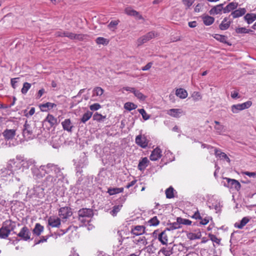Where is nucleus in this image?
Here are the masks:
<instances>
[{
	"label": "nucleus",
	"instance_id": "f257e3e1",
	"mask_svg": "<svg viewBox=\"0 0 256 256\" xmlns=\"http://www.w3.org/2000/svg\"><path fill=\"white\" fill-rule=\"evenodd\" d=\"M94 214L92 209H80L78 212L79 220L82 222H88V218Z\"/></svg>",
	"mask_w": 256,
	"mask_h": 256
},
{
	"label": "nucleus",
	"instance_id": "f03ea898",
	"mask_svg": "<svg viewBox=\"0 0 256 256\" xmlns=\"http://www.w3.org/2000/svg\"><path fill=\"white\" fill-rule=\"evenodd\" d=\"M158 36V34L154 31H151L148 32L144 36L139 38L137 40V44L138 46H141L142 44L146 43L152 38H156Z\"/></svg>",
	"mask_w": 256,
	"mask_h": 256
},
{
	"label": "nucleus",
	"instance_id": "7ed1b4c3",
	"mask_svg": "<svg viewBox=\"0 0 256 256\" xmlns=\"http://www.w3.org/2000/svg\"><path fill=\"white\" fill-rule=\"evenodd\" d=\"M135 142L140 148H145L148 146L149 140L145 135L140 134L136 136Z\"/></svg>",
	"mask_w": 256,
	"mask_h": 256
},
{
	"label": "nucleus",
	"instance_id": "20e7f679",
	"mask_svg": "<svg viewBox=\"0 0 256 256\" xmlns=\"http://www.w3.org/2000/svg\"><path fill=\"white\" fill-rule=\"evenodd\" d=\"M252 104L251 101H247L240 104H234L232 106V111L233 113H238L240 110L248 108Z\"/></svg>",
	"mask_w": 256,
	"mask_h": 256
},
{
	"label": "nucleus",
	"instance_id": "39448f33",
	"mask_svg": "<svg viewBox=\"0 0 256 256\" xmlns=\"http://www.w3.org/2000/svg\"><path fill=\"white\" fill-rule=\"evenodd\" d=\"M189 216L191 217L192 218L196 220H200V224L201 225H206L207 224L210 218L209 216H206L203 218V214L202 215L198 210H196L194 212V213L192 216L188 215Z\"/></svg>",
	"mask_w": 256,
	"mask_h": 256
},
{
	"label": "nucleus",
	"instance_id": "423d86ee",
	"mask_svg": "<svg viewBox=\"0 0 256 256\" xmlns=\"http://www.w3.org/2000/svg\"><path fill=\"white\" fill-rule=\"evenodd\" d=\"M224 179L226 180L228 182V188L238 192L240 190L241 184L238 180L228 178H225Z\"/></svg>",
	"mask_w": 256,
	"mask_h": 256
},
{
	"label": "nucleus",
	"instance_id": "0eeeda50",
	"mask_svg": "<svg viewBox=\"0 0 256 256\" xmlns=\"http://www.w3.org/2000/svg\"><path fill=\"white\" fill-rule=\"evenodd\" d=\"M30 125L27 124H24V128L23 130V136L26 138L32 139L34 137L33 129Z\"/></svg>",
	"mask_w": 256,
	"mask_h": 256
},
{
	"label": "nucleus",
	"instance_id": "6e6552de",
	"mask_svg": "<svg viewBox=\"0 0 256 256\" xmlns=\"http://www.w3.org/2000/svg\"><path fill=\"white\" fill-rule=\"evenodd\" d=\"M224 4H220L214 6L209 11L210 14L214 16L224 13Z\"/></svg>",
	"mask_w": 256,
	"mask_h": 256
},
{
	"label": "nucleus",
	"instance_id": "1a4fd4ad",
	"mask_svg": "<svg viewBox=\"0 0 256 256\" xmlns=\"http://www.w3.org/2000/svg\"><path fill=\"white\" fill-rule=\"evenodd\" d=\"M22 239L27 240L30 239V232L26 226L23 227L18 234Z\"/></svg>",
	"mask_w": 256,
	"mask_h": 256
},
{
	"label": "nucleus",
	"instance_id": "9d476101",
	"mask_svg": "<svg viewBox=\"0 0 256 256\" xmlns=\"http://www.w3.org/2000/svg\"><path fill=\"white\" fill-rule=\"evenodd\" d=\"M167 114L171 116L178 118L184 113L180 108H172L167 111Z\"/></svg>",
	"mask_w": 256,
	"mask_h": 256
},
{
	"label": "nucleus",
	"instance_id": "9b49d317",
	"mask_svg": "<svg viewBox=\"0 0 256 256\" xmlns=\"http://www.w3.org/2000/svg\"><path fill=\"white\" fill-rule=\"evenodd\" d=\"M162 152L160 148H156L152 151V152L150 155V160L152 161H156V160H158L162 156Z\"/></svg>",
	"mask_w": 256,
	"mask_h": 256
},
{
	"label": "nucleus",
	"instance_id": "f8f14e48",
	"mask_svg": "<svg viewBox=\"0 0 256 256\" xmlns=\"http://www.w3.org/2000/svg\"><path fill=\"white\" fill-rule=\"evenodd\" d=\"M16 134V130L14 129H6L2 132V135L6 140L12 139Z\"/></svg>",
	"mask_w": 256,
	"mask_h": 256
},
{
	"label": "nucleus",
	"instance_id": "ddd939ff",
	"mask_svg": "<svg viewBox=\"0 0 256 256\" xmlns=\"http://www.w3.org/2000/svg\"><path fill=\"white\" fill-rule=\"evenodd\" d=\"M125 13L130 16H134L138 18L139 20H142V16L137 11L130 8H126L124 10Z\"/></svg>",
	"mask_w": 256,
	"mask_h": 256
},
{
	"label": "nucleus",
	"instance_id": "4468645a",
	"mask_svg": "<svg viewBox=\"0 0 256 256\" xmlns=\"http://www.w3.org/2000/svg\"><path fill=\"white\" fill-rule=\"evenodd\" d=\"M62 125L63 129L64 130H66L68 132H72V128L74 127L72 122L70 118L64 120L62 122Z\"/></svg>",
	"mask_w": 256,
	"mask_h": 256
},
{
	"label": "nucleus",
	"instance_id": "2eb2a0df",
	"mask_svg": "<svg viewBox=\"0 0 256 256\" xmlns=\"http://www.w3.org/2000/svg\"><path fill=\"white\" fill-rule=\"evenodd\" d=\"M2 226L6 230H8L10 234V232L13 231L16 226V222L8 220L5 221L3 224Z\"/></svg>",
	"mask_w": 256,
	"mask_h": 256
},
{
	"label": "nucleus",
	"instance_id": "dca6fc26",
	"mask_svg": "<svg viewBox=\"0 0 256 256\" xmlns=\"http://www.w3.org/2000/svg\"><path fill=\"white\" fill-rule=\"evenodd\" d=\"M145 227L143 226H136L132 228L131 232L135 236H139L144 232Z\"/></svg>",
	"mask_w": 256,
	"mask_h": 256
},
{
	"label": "nucleus",
	"instance_id": "f3484780",
	"mask_svg": "<svg viewBox=\"0 0 256 256\" xmlns=\"http://www.w3.org/2000/svg\"><path fill=\"white\" fill-rule=\"evenodd\" d=\"M58 214L60 218L66 219L70 216L72 212L71 209H59Z\"/></svg>",
	"mask_w": 256,
	"mask_h": 256
},
{
	"label": "nucleus",
	"instance_id": "a211bd4d",
	"mask_svg": "<svg viewBox=\"0 0 256 256\" xmlns=\"http://www.w3.org/2000/svg\"><path fill=\"white\" fill-rule=\"evenodd\" d=\"M44 189L42 187L38 186L34 188V197L42 198L44 196Z\"/></svg>",
	"mask_w": 256,
	"mask_h": 256
},
{
	"label": "nucleus",
	"instance_id": "6ab92c4d",
	"mask_svg": "<svg viewBox=\"0 0 256 256\" xmlns=\"http://www.w3.org/2000/svg\"><path fill=\"white\" fill-rule=\"evenodd\" d=\"M48 224L52 228H58L60 224V219L58 218L50 217L48 220Z\"/></svg>",
	"mask_w": 256,
	"mask_h": 256
},
{
	"label": "nucleus",
	"instance_id": "aec40b11",
	"mask_svg": "<svg viewBox=\"0 0 256 256\" xmlns=\"http://www.w3.org/2000/svg\"><path fill=\"white\" fill-rule=\"evenodd\" d=\"M231 24V21L229 20V18L225 17L219 25V28L220 30H228Z\"/></svg>",
	"mask_w": 256,
	"mask_h": 256
},
{
	"label": "nucleus",
	"instance_id": "412c9836",
	"mask_svg": "<svg viewBox=\"0 0 256 256\" xmlns=\"http://www.w3.org/2000/svg\"><path fill=\"white\" fill-rule=\"evenodd\" d=\"M246 10L245 8H239L232 12L230 16H232L234 18H239L244 15Z\"/></svg>",
	"mask_w": 256,
	"mask_h": 256
},
{
	"label": "nucleus",
	"instance_id": "4be33fe9",
	"mask_svg": "<svg viewBox=\"0 0 256 256\" xmlns=\"http://www.w3.org/2000/svg\"><path fill=\"white\" fill-rule=\"evenodd\" d=\"M238 3L236 2H231L225 7H224V14L228 13L231 11L236 10L238 6Z\"/></svg>",
	"mask_w": 256,
	"mask_h": 256
},
{
	"label": "nucleus",
	"instance_id": "5701e85b",
	"mask_svg": "<svg viewBox=\"0 0 256 256\" xmlns=\"http://www.w3.org/2000/svg\"><path fill=\"white\" fill-rule=\"evenodd\" d=\"M44 122H48L51 128L54 127L58 124L57 118L50 114H48Z\"/></svg>",
	"mask_w": 256,
	"mask_h": 256
},
{
	"label": "nucleus",
	"instance_id": "b1692460",
	"mask_svg": "<svg viewBox=\"0 0 256 256\" xmlns=\"http://www.w3.org/2000/svg\"><path fill=\"white\" fill-rule=\"evenodd\" d=\"M177 192L172 186H170L165 190L166 196L167 198L171 199L174 197Z\"/></svg>",
	"mask_w": 256,
	"mask_h": 256
},
{
	"label": "nucleus",
	"instance_id": "393cba45",
	"mask_svg": "<svg viewBox=\"0 0 256 256\" xmlns=\"http://www.w3.org/2000/svg\"><path fill=\"white\" fill-rule=\"evenodd\" d=\"M202 18L204 24L206 26L212 25L214 22V18L208 15L202 16Z\"/></svg>",
	"mask_w": 256,
	"mask_h": 256
},
{
	"label": "nucleus",
	"instance_id": "a878e982",
	"mask_svg": "<svg viewBox=\"0 0 256 256\" xmlns=\"http://www.w3.org/2000/svg\"><path fill=\"white\" fill-rule=\"evenodd\" d=\"M176 95L180 98L184 99L188 96V94L187 91L184 89L179 88L176 90Z\"/></svg>",
	"mask_w": 256,
	"mask_h": 256
},
{
	"label": "nucleus",
	"instance_id": "bb28decb",
	"mask_svg": "<svg viewBox=\"0 0 256 256\" xmlns=\"http://www.w3.org/2000/svg\"><path fill=\"white\" fill-rule=\"evenodd\" d=\"M149 160L147 158H143L139 162L138 164V168L140 170H144L148 166Z\"/></svg>",
	"mask_w": 256,
	"mask_h": 256
},
{
	"label": "nucleus",
	"instance_id": "cd10ccee",
	"mask_svg": "<svg viewBox=\"0 0 256 256\" xmlns=\"http://www.w3.org/2000/svg\"><path fill=\"white\" fill-rule=\"evenodd\" d=\"M158 240L162 244H166L168 241V236L166 234V230L162 232L159 234Z\"/></svg>",
	"mask_w": 256,
	"mask_h": 256
},
{
	"label": "nucleus",
	"instance_id": "c85d7f7f",
	"mask_svg": "<svg viewBox=\"0 0 256 256\" xmlns=\"http://www.w3.org/2000/svg\"><path fill=\"white\" fill-rule=\"evenodd\" d=\"M56 105L54 103L48 102L45 104H42L40 106V108L42 111L46 112L48 110L52 108H53L56 107Z\"/></svg>",
	"mask_w": 256,
	"mask_h": 256
},
{
	"label": "nucleus",
	"instance_id": "c756f323",
	"mask_svg": "<svg viewBox=\"0 0 256 256\" xmlns=\"http://www.w3.org/2000/svg\"><path fill=\"white\" fill-rule=\"evenodd\" d=\"M44 228L38 223H36L35 225L34 228L33 230V232L37 236H39L43 232Z\"/></svg>",
	"mask_w": 256,
	"mask_h": 256
},
{
	"label": "nucleus",
	"instance_id": "7c9ffc66",
	"mask_svg": "<svg viewBox=\"0 0 256 256\" xmlns=\"http://www.w3.org/2000/svg\"><path fill=\"white\" fill-rule=\"evenodd\" d=\"M182 226L180 225V222H178V218H176V222L173 223H170L168 224V227L166 228V230H172L180 228Z\"/></svg>",
	"mask_w": 256,
	"mask_h": 256
},
{
	"label": "nucleus",
	"instance_id": "2f4dec72",
	"mask_svg": "<svg viewBox=\"0 0 256 256\" xmlns=\"http://www.w3.org/2000/svg\"><path fill=\"white\" fill-rule=\"evenodd\" d=\"M244 18L248 24H252L256 20V14H247L244 16Z\"/></svg>",
	"mask_w": 256,
	"mask_h": 256
},
{
	"label": "nucleus",
	"instance_id": "473e14b6",
	"mask_svg": "<svg viewBox=\"0 0 256 256\" xmlns=\"http://www.w3.org/2000/svg\"><path fill=\"white\" fill-rule=\"evenodd\" d=\"M212 36L216 40H218L221 42H222L224 44H227L228 45H230V44H229L227 42V41H226L227 37L225 36L218 34H214V35H212Z\"/></svg>",
	"mask_w": 256,
	"mask_h": 256
},
{
	"label": "nucleus",
	"instance_id": "72a5a7b5",
	"mask_svg": "<svg viewBox=\"0 0 256 256\" xmlns=\"http://www.w3.org/2000/svg\"><path fill=\"white\" fill-rule=\"evenodd\" d=\"M124 191V188H109L108 190V192L109 194L110 195L112 196L114 195L117 194H119L120 192H123Z\"/></svg>",
	"mask_w": 256,
	"mask_h": 256
},
{
	"label": "nucleus",
	"instance_id": "f704fd0d",
	"mask_svg": "<svg viewBox=\"0 0 256 256\" xmlns=\"http://www.w3.org/2000/svg\"><path fill=\"white\" fill-rule=\"evenodd\" d=\"M104 92V90L101 87H95L92 91L93 96H101Z\"/></svg>",
	"mask_w": 256,
	"mask_h": 256
},
{
	"label": "nucleus",
	"instance_id": "c9c22d12",
	"mask_svg": "<svg viewBox=\"0 0 256 256\" xmlns=\"http://www.w3.org/2000/svg\"><path fill=\"white\" fill-rule=\"evenodd\" d=\"M92 115V112L90 111H88L84 113L82 118L81 122L83 123H86L88 120H89Z\"/></svg>",
	"mask_w": 256,
	"mask_h": 256
},
{
	"label": "nucleus",
	"instance_id": "e433bc0d",
	"mask_svg": "<svg viewBox=\"0 0 256 256\" xmlns=\"http://www.w3.org/2000/svg\"><path fill=\"white\" fill-rule=\"evenodd\" d=\"M250 219L247 217H244L240 221V224H235V226L238 228L242 229L244 226L246 224L249 222Z\"/></svg>",
	"mask_w": 256,
	"mask_h": 256
},
{
	"label": "nucleus",
	"instance_id": "4c0bfd02",
	"mask_svg": "<svg viewBox=\"0 0 256 256\" xmlns=\"http://www.w3.org/2000/svg\"><path fill=\"white\" fill-rule=\"evenodd\" d=\"M96 42L98 44L108 45L110 40L103 37H98L96 38Z\"/></svg>",
	"mask_w": 256,
	"mask_h": 256
},
{
	"label": "nucleus",
	"instance_id": "58836bf2",
	"mask_svg": "<svg viewBox=\"0 0 256 256\" xmlns=\"http://www.w3.org/2000/svg\"><path fill=\"white\" fill-rule=\"evenodd\" d=\"M106 116H102L100 114H99L97 112L94 113V114L93 116V120L98 122L103 121L104 119H106Z\"/></svg>",
	"mask_w": 256,
	"mask_h": 256
},
{
	"label": "nucleus",
	"instance_id": "ea45409f",
	"mask_svg": "<svg viewBox=\"0 0 256 256\" xmlns=\"http://www.w3.org/2000/svg\"><path fill=\"white\" fill-rule=\"evenodd\" d=\"M136 108L137 106L136 104L130 102H126L124 105V108L126 110H128L129 111H130L132 110H134Z\"/></svg>",
	"mask_w": 256,
	"mask_h": 256
},
{
	"label": "nucleus",
	"instance_id": "a19ab883",
	"mask_svg": "<svg viewBox=\"0 0 256 256\" xmlns=\"http://www.w3.org/2000/svg\"><path fill=\"white\" fill-rule=\"evenodd\" d=\"M31 87V84L28 82H25L23 84L22 88L21 90V92L22 94H26L28 90Z\"/></svg>",
	"mask_w": 256,
	"mask_h": 256
},
{
	"label": "nucleus",
	"instance_id": "79ce46f5",
	"mask_svg": "<svg viewBox=\"0 0 256 256\" xmlns=\"http://www.w3.org/2000/svg\"><path fill=\"white\" fill-rule=\"evenodd\" d=\"M10 233L8 230H6L2 226L0 228V238H6L8 237Z\"/></svg>",
	"mask_w": 256,
	"mask_h": 256
},
{
	"label": "nucleus",
	"instance_id": "37998d69",
	"mask_svg": "<svg viewBox=\"0 0 256 256\" xmlns=\"http://www.w3.org/2000/svg\"><path fill=\"white\" fill-rule=\"evenodd\" d=\"M134 96L140 100H144L146 98V96L140 92L138 90H136L134 91Z\"/></svg>",
	"mask_w": 256,
	"mask_h": 256
},
{
	"label": "nucleus",
	"instance_id": "c03bdc74",
	"mask_svg": "<svg viewBox=\"0 0 256 256\" xmlns=\"http://www.w3.org/2000/svg\"><path fill=\"white\" fill-rule=\"evenodd\" d=\"M178 222H180V225L181 224H184L186 226H190L191 225L192 222L189 220L182 218L180 217L178 218Z\"/></svg>",
	"mask_w": 256,
	"mask_h": 256
},
{
	"label": "nucleus",
	"instance_id": "a18cd8bd",
	"mask_svg": "<svg viewBox=\"0 0 256 256\" xmlns=\"http://www.w3.org/2000/svg\"><path fill=\"white\" fill-rule=\"evenodd\" d=\"M160 252L165 256H170L172 254V248H162L161 249Z\"/></svg>",
	"mask_w": 256,
	"mask_h": 256
},
{
	"label": "nucleus",
	"instance_id": "49530a36",
	"mask_svg": "<svg viewBox=\"0 0 256 256\" xmlns=\"http://www.w3.org/2000/svg\"><path fill=\"white\" fill-rule=\"evenodd\" d=\"M236 32L238 34H248L252 32L250 30L246 29V28H238L236 29Z\"/></svg>",
	"mask_w": 256,
	"mask_h": 256
},
{
	"label": "nucleus",
	"instance_id": "de8ad7c7",
	"mask_svg": "<svg viewBox=\"0 0 256 256\" xmlns=\"http://www.w3.org/2000/svg\"><path fill=\"white\" fill-rule=\"evenodd\" d=\"M88 37L86 34H74V40H78V41H83L86 39Z\"/></svg>",
	"mask_w": 256,
	"mask_h": 256
},
{
	"label": "nucleus",
	"instance_id": "09e8293b",
	"mask_svg": "<svg viewBox=\"0 0 256 256\" xmlns=\"http://www.w3.org/2000/svg\"><path fill=\"white\" fill-rule=\"evenodd\" d=\"M138 112H140V114H142L144 120H148L150 118V116L146 112V110L144 109H138Z\"/></svg>",
	"mask_w": 256,
	"mask_h": 256
},
{
	"label": "nucleus",
	"instance_id": "8fccbe9b",
	"mask_svg": "<svg viewBox=\"0 0 256 256\" xmlns=\"http://www.w3.org/2000/svg\"><path fill=\"white\" fill-rule=\"evenodd\" d=\"M192 97L194 101L199 100L202 98L200 92H194L192 94Z\"/></svg>",
	"mask_w": 256,
	"mask_h": 256
},
{
	"label": "nucleus",
	"instance_id": "3c124183",
	"mask_svg": "<svg viewBox=\"0 0 256 256\" xmlns=\"http://www.w3.org/2000/svg\"><path fill=\"white\" fill-rule=\"evenodd\" d=\"M150 226H156L160 223L159 220H158L156 216H154L148 222Z\"/></svg>",
	"mask_w": 256,
	"mask_h": 256
},
{
	"label": "nucleus",
	"instance_id": "603ef678",
	"mask_svg": "<svg viewBox=\"0 0 256 256\" xmlns=\"http://www.w3.org/2000/svg\"><path fill=\"white\" fill-rule=\"evenodd\" d=\"M194 0H182L184 4L189 8L194 4Z\"/></svg>",
	"mask_w": 256,
	"mask_h": 256
},
{
	"label": "nucleus",
	"instance_id": "864d4df0",
	"mask_svg": "<svg viewBox=\"0 0 256 256\" xmlns=\"http://www.w3.org/2000/svg\"><path fill=\"white\" fill-rule=\"evenodd\" d=\"M100 108V105L98 103L94 104L90 106V108L91 110H97Z\"/></svg>",
	"mask_w": 256,
	"mask_h": 256
},
{
	"label": "nucleus",
	"instance_id": "5fc2aeb1",
	"mask_svg": "<svg viewBox=\"0 0 256 256\" xmlns=\"http://www.w3.org/2000/svg\"><path fill=\"white\" fill-rule=\"evenodd\" d=\"M48 238V236H42V237L40 238L39 240H38L36 242V244H39L42 242H46Z\"/></svg>",
	"mask_w": 256,
	"mask_h": 256
},
{
	"label": "nucleus",
	"instance_id": "6e6d98bb",
	"mask_svg": "<svg viewBox=\"0 0 256 256\" xmlns=\"http://www.w3.org/2000/svg\"><path fill=\"white\" fill-rule=\"evenodd\" d=\"M35 112V108H34L32 107L30 108V111L26 113V110L24 112V115L26 117H29L30 116H32Z\"/></svg>",
	"mask_w": 256,
	"mask_h": 256
},
{
	"label": "nucleus",
	"instance_id": "4d7b16f0",
	"mask_svg": "<svg viewBox=\"0 0 256 256\" xmlns=\"http://www.w3.org/2000/svg\"><path fill=\"white\" fill-rule=\"evenodd\" d=\"M242 174L248 176L250 177H255L256 176V172H242Z\"/></svg>",
	"mask_w": 256,
	"mask_h": 256
},
{
	"label": "nucleus",
	"instance_id": "13d9d810",
	"mask_svg": "<svg viewBox=\"0 0 256 256\" xmlns=\"http://www.w3.org/2000/svg\"><path fill=\"white\" fill-rule=\"evenodd\" d=\"M119 22H120V21L118 20H112L108 24V27L109 28H113L114 26H116L118 24Z\"/></svg>",
	"mask_w": 256,
	"mask_h": 256
},
{
	"label": "nucleus",
	"instance_id": "bf43d9fd",
	"mask_svg": "<svg viewBox=\"0 0 256 256\" xmlns=\"http://www.w3.org/2000/svg\"><path fill=\"white\" fill-rule=\"evenodd\" d=\"M152 64H153L152 62H150L148 63L144 66L142 68V70L143 71L148 70L152 68Z\"/></svg>",
	"mask_w": 256,
	"mask_h": 256
},
{
	"label": "nucleus",
	"instance_id": "052dcab7",
	"mask_svg": "<svg viewBox=\"0 0 256 256\" xmlns=\"http://www.w3.org/2000/svg\"><path fill=\"white\" fill-rule=\"evenodd\" d=\"M210 239L214 242H215L217 244H219L220 242V240L218 239L215 235L210 234Z\"/></svg>",
	"mask_w": 256,
	"mask_h": 256
},
{
	"label": "nucleus",
	"instance_id": "680f3d73",
	"mask_svg": "<svg viewBox=\"0 0 256 256\" xmlns=\"http://www.w3.org/2000/svg\"><path fill=\"white\" fill-rule=\"evenodd\" d=\"M66 33H67V32L66 31H58L56 32V34L57 36L60 37H66Z\"/></svg>",
	"mask_w": 256,
	"mask_h": 256
},
{
	"label": "nucleus",
	"instance_id": "e2e57ef3",
	"mask_svg": "<svg viewBox=\"0 0 256 256\" xmlns=\"http://www.w3.org/2000/svg\"><path fill=\"white\" fill-rule=\"evenodd\" d=\"M220 158L226 159V160L228 162H230V158L227 156V155L224 152H220Z\"/></svg>",
	"mask_w": 256,
	"mask_h": 256
},
{
	"label": "nucleus",
	"instance_id": "0e129e2a",
	"mask_svg": "<svg viewBox=\"0 0 256 256\" xmlns=\"http://www.w3.org/2000/svg\"><path fill=\"white\" fill-rule=\"evenodd\" d=\"M66 37L69 38L70 40H74V33L67 32V33H66Z\"/></svg>",
	"mask_w": 256,
	"mask_h": 256
},
{
	"label": "nucleus",
	"instance_id": "69168bd1",
	"mask_svg": "<svg viewBox=\"0 0 256 256\" xmlns=\"http://www.w3.org/2000/svg\"><path fill=\"white\" fill-rule=\"evenodd\" d=\"M44 92H45V90L44 88H42V89L40 90L38 92L36 98H40L43 95V94Z\"/></svg>",
	"mask_w": 256,
	"mask_h": 256
},
{
	"label": "nucleus",
	"instance_id": "338daca9",
	"mask_svg": "<svg viewBox=\"0 0 256 256\" xmlns=\"http://www.w3.org/2000/svg\"><path fill=\"white\" fill-rule=\"evenodd\" d=\"M188 25L190 28H194L197 26V22L196 21H192L188 22Z\"/></svg>",
	"mask_w": 256,
	"mask_h": 256
},
{
	"label": "nucleus",
	"instance_id": "774afa93",
	"mask_svg": "<svg viewBox=\"0 0 256 256\" xmlns=\"http://www.w3.org/2000/svg\"><path fill=\"white\" fill-rule=\"evenodd\" d=\"M120 209H112L110 212V213L113 216H114L116 215L118 212H119Z\"/></svg>",
	"mask_w": 256,
	"mask_h": 256
}]
</instances>
